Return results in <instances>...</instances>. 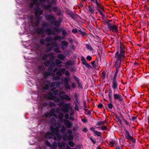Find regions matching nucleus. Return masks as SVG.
I'll use <instances>...</instances> for the list:
<instances>
[{
  "instance_id": "f257e3e1",
  "label": "nucleus",
  "mask_w": 149,
  "mask_h": 149,
  "mask_svg": "<svg viewBox=\"0 0 149 149\" xmlns=\"http://www.w3.org/2000/svg\"><path fill=\"white\" fill-rule=\"evenodd\" d=\"M125 47L123 44L120 41V52L119 54V47L117 49L116 52L115 53V58L117 59L116 64L118 63L119 62L120 63H121L122 61L126 56L125 54Z\"/></svg>"
},
{
  "instance_id": "f03ea898",
  "label": "nucleus",
  "mask_w": 149,
  "mask_h": 149,
  "mask_svg": "<svg viewBox=\"0 0 149 149\" xmlns=\"http://www.w3.org/2000/svg\"><path fill=\"white\" fill-rule=\"evenodd\" d=\"M113 98L114 100V103L117 105L119 106V104L117 101H118L121 104H123L124 103L123 98L120 94V91L119 90H117L116 91L113 92Z\"/></svg>"
},
{
  "instance_id": "7ed1b4c3",
  "label": "nucleus",
  "mask_w": 149,
  "mask_h": 149,
  "mask_svg": "<svg viewBox=\"0 0 149 149\" xmlns=\"http://www.w3.org/2000/svg\"><path fill=\"white\" fill-rule=\"evenodd\" d=\"M106 23L107 24L108 27V28L110 31H112L113 32L115 33L118 30V27L116 25L112 23H109L105 20Z\"/></svg>"
},
{
  "instance_id": "20e7f679",
  "label": "nucleus",
  "mask_w": 149,
  "mask_h": 149,
  "mask_svg": "<svg viewBox=\"0 0 149 149\" xmlns=\"http://www.w3.org/2000/svg\"><path fill=\"white\" fill-rule=\"evenodd\" d=\"M47 97L49 100H54L56 102H59L60 101V99L55 96H54L53 93L51 92H49L47 94Z\"/></svg>"
},
{
  "instance_id": "39448f33",
  "label": "nucleus",
  "mask_w": 149,
  "mask_h": 149,
  "mask_svg": "<svg viewBox=\"0 0 149 149\" xmlns=\"http://www.w3.org/2000/svg\"><path fill=\"white\" fill-rule=\"evenodd\" d=\"M58 46V45L57 42L54 41L51 44L48 43L47 45V47L48 51H50L53 49V48L54 47H57Z\"/></svg>"
},
{
  "instance_id": "423d86ee",
  "label": "nucleus",
  "mask_w": 149,
  "mask_h": 149,
  "mask_svg": "<svg viewBox=\"0 0 149 149\" xmlns=\"http://www.w3.org/2000/svg\"><path fill=\"white\" fill-rule=\"evenodd\" d=\"M35 15L36 17H38L39 16L41 15L43 13L41 8L38 6H37L34 9Z\"/></svg>"
},
{
  "instance_id": "0eeeda50",
  "label": "nucleus",
  "mask_w": 149,
  "mask_h": 149,
  "mask_svg": "<svg viewBox=\"0 0 149 149\" xmlns=\"http://www.w3.org/2000/svg\"><path fill=\"white\" fill-rule=\"evenodd\" d=\"M70 106V103L65 104L63 107L62 111L65 113H68L69 111V108Z\"/></svg>"
},
{
  "instance_id": "6e6552de",
  "label": "nucleus",
  "mask_w": 149,
  "mask_h": 149,
  "mask_svg": "<svg viewBox=\"0 0 149 149\" xmlns=\"http://www.w3.org/2000/svg\"><path fill=\"white\" fill-rule=\"evenodd\" d=\"M46 20L48 21H53L56 19L55 17L53 14H49L46 15L45 16Z\"/></svg>"
},
{
  "instance_id": "1a4fd4ad",
  "label": "nucleus",
  "mask_w": 149,
  "mask_h": 149,
  "mask_svg": "<svg viewBox=\"0 0 149 149\" xmlns=\"http://www.w3.org/2000/svg\"><path fill=\"white\" fill-rule=\"evenodd\" d=\"M64 123L65 125L68 128H71L73 123L72 122L68 120H64Z\"/></svg>"
},
{
  "instance_id": "9d476101",
  "label": "nucleus",
  "mask_w": 149,
  "mask_h": 149,
  "mask_svg": "<svg viewBox=\"0 0 149 149\" xmlns=\"http://www.w3.org/2000/svg\"><path fill=\"white\" fill-rule=\"evenodd\" d=\"M124 130L125 131L126 134L125 136L126 139L128 140L131 139H132V136H131L129 131L127 130L126 128L125 127L124 128Z\"/></svg>"
},
{
  "instance_id": "9b49d317",
  "label": "nucleus",
  "mask_w": 149,
  "mask_h": 149,
  "mask_svg": "<svg viewBox=\"0 0 149 149\" xmlns=\"http://www.w3.org/2000/svg\"><path fill=\"white\" fill-rule=\"evenodd\" d=\"M59 21L57 20H54L53 21H51V23L52 24H54V26L56 27L59 26L60 24V23H61V21H62V19L60 18L59 19Z\"/></svg>"
},
{
  "instance_id": "f8f14e48",
  "label": "nucleus",
  "mask_w": 149,
  "mask_h": 149,
  "mask_svg": "<svg viewBox=\"0 0 149 149\" xmlns=\"http://www.w3.org/2000/svg\"><path fill=\"white\" fill-rule=\"evenodd\" d=\"M97 6L95 7V8L97 10V9L99 10H102L103 11H104V8L102 6L100 3H98V1H96Z\"/></svg>"
},
{
  "instance_id": "ddd939ff",
  "label": "nucleus",
  "mask_w": 149,
  "mask_h": 149,
  "mask_svg": "<svg viewBox=\"0 0 149 149\" xmlns=\"http://www.w3.org/2000/svg\"><path fill=\"white\" fill-rule=\"evenodd\" d=\"M61 99L62 100H67L68 101H70L71 98L70 97L67 95H64L60 96Z\"/></svg>"
},
{
  "instance_id": "4468645a",
  "label": "nucleus",
  "mask_w": 149,
  "mask_h": 149,
  "mask_svg": "<svg viewBox=\"0 0 149 149\" xmlns=\"http://www.w3.org/2000/svg\"><path fill=\"white\" fill-rule=\"evenodd\" d=\"M56 64L54 61H52L51 62L50 66L49 67L48 70L49 71H52L53 69L55 67Z\"/></svg>"
},
{
  "instance_id": "2eb2a0df",
  "label": "nucleus",
  "mask_w": 149,
  "mask_h": 149,
  "mask_svg": "<svg viewBox=\"0 0 149 149\" xmlns=\"http://www.w3.org/2000/svg\"><path fill=\"white\" fill-rule=\"evenodd\" d=\"M112 87L113 90V92L116 91L117 90H118L117 81H112Z\"/></svg>"
},
{
  "instance_id": "dca6fc26",
  "label": "nucleus",
  "mask_w": 149,
  "mask_h": 149,
  "mask_svg": "<svg viewBox=\"0 0 149 149\" xmlns=\"http://www.w3.org/2000/svg\"><path fill=\"white\" fill-rule=\"evenodd\" d=\"M116 61L115 62V65L116 67V72L114 74V75L117 76V74L118 72L119 68H120V66L121 65V63H120L119 62L117 64L116 63Z\"/></svg>"
},
{
  "instance_id": "f3484780",
  "label": "nucleus",
  "mask_w": 149,
  "mask_h": 149,
  "mask_svg": "<svg viewBox=\"0 0 149 149\" xmlns=\"http://www.w3.org/2000/svg\"><path fill=\"white\" fill-rule=\"evenodd\" d=\"M45 31L46 32L48 35H50L52 34L53 35H55L56 34L50 28L47 29Z\"/></svg>"
},
{
  "instance_id": "a211bd4d",
  "label": "nucleus",
  "mask_w": 149,
  "mask_h": 149,
  "mask_svg": "<svg viewBox=\"0 0 149 149\" xmlns=\"http://www.w3.org/2000/svg\"><path fill=\"white\" fill-rule=\"evenodd\" d=\"M61 126V125H60V126H59V127H56V128H54L52 126H51L50 127L51 131L52 133H54V132H55V133H56V132L59 131V128H60Z\"/></svg>"
},
{
  "instance_id": "6ab92c4d",
  "label": "nucleus",
  "mask_w": 149,
  "mask_h": 149,
  "mask_svg": "<svg viewBox=\"0 0 149 149\" xmlns=\"http://www.w3.org/2000/svg\"><path fill=\"white\" fill-rule=\"evenodd\" d=\"M71 17L74 20H76L80 17L76 13H74L73 12L70 15Z\"/></svg>"
},
{
  "instance_id": "aec40b11",
  "label": "nucleus",
  "mask_w": 149,
  "mask_h": 149,
  "mask_svg": "<svg viewBox=\"0 0 149 149\" xmlns=\"http://www.w3.org/2000/svg\"><path fill=\"white\" fill-rule=\"evenodd\" d=\"M53 54L51 53H48L47 54H45L42 56V59L43 60H45L48 57H53Z\"/></svg>"
},
{
  "instance_id": "412c9836",
  "label": "nucleus",
  "mask_w": 149,
  "mask_h": 149,
  "mask_svg": "<svg viewBox=\"0 0 149 149\" xmlns=\"http://www.w3.org/2000/svg\"><path fill=\"white\" fill-rule=\"evenodd\" d=\"M37 32L38 34L43 35L45 31L42 28H38L37 29Z\"/></svg>"
},
{
  "instance_id": "4be33fe9",
  "label": "nucleus",
  "mask_w": 149,
  "mask_h": 149,
  "mask_svg": "<svg viewBox=\"0 0 149 149\" xmlns=\"http://www.w3.org/2000/svg\"><path fill=\"white\" fill-rule=\"evenodd\" d=\"M108 96L109 98V100L111 102H112V91L111 88L109 90L108 93Z\"/></svg>"
},
{
  "instance_id": "5701e85b",
  "label": "nucleus",
  "mask_w": 149,
  "mask_h": 149,
  "mask_svg": "<svg viewBox=\"0 0 149 149\" xmlns=\"http://www.w3.org/2000/svg\"><path fill=\"white\" fill-rule=\"evenodd\" d=\"M42 28L44 30L45 28H48L49 24L46 22H43L42 24Z\"/></svg>"
},
{
  "instance_id": "b1692460",
  "label": "nucleus",
  "mask_w": 149,
  "mask_h": 149,
  "mask_svg": "<svg viewBox=\"0 0 149 149\" xmlns=\"http://www.w3.org/2000/svg\"><path fill=\"white\" fill-rule=\"evenodd\" d=\"M52 135V134L49 132H47L45 135V138H48L49 139H52V137L51 136Z\"/></svg>"
},
{
  "instance_id": "393cba45",
  "label": "nucleus",
  "mask_w": 149,
  "mask_h": 149,
  "mask_svg": "<svg viewBox=\"0 0 149 149\" xmlns=\"http://www.w3.org/2000/svg\"><path fill=\"white\" fill-rule=\"evenodd\" d=\"M64 39V38L63 37H61L60 36H54V37L53 40H55V41H56L59 39H60V40H61L63 39Z\"/></svg>"
},
{
  "instance_id": "a878e982",
  "label": "nucleus",
  "mask_w": 149,
  "mask_h": 149,
  "mask_svg": "<svg viewBox=\"0 0 149 149\" xmlns=\"http://www.w3.org/2000/svg\"><path fill=\"white\" fill-rule=\"evenodd\" d=\"M74 78L76 81L78 85V86L81 87V85L80 83V80L79 79L75 76H74Z\"/></svg>"
},
{
  "instance_id": "bb28decb",
  "label": "nucleus",
  "mask_w": 149,
  "mask_h": 149,
  "mask_svg": "<svg viewBox=\"0 0 149 149\" xmlns=\"http://www.w3.org/2000/svg\"><path fill=\"white\" fill-rule=\"evenodd\" d=\"M57 57L59 59L62 60L64 61L65 58V56L63 54H59L57 55Z\"/></svg>"
},
{
  "instance_id": "cd10ccee",
  "label": "nucleus",
  "mask_w": 149,
  "mask_h": 149,
  "mask_svg": "<svg viewBox=\"0 0 149 149\" xmlns=\"http://www.w3.org/2000/svg\"><path fill=\"white\" fill-rule=\"evenodd\" d=\"M55 134L57 138L59 141H60L62 138V136L61 134L59 133L58 132H57L55 133Z\"/></svg>"
},
{
  "instance_id": "c85d7f7f",
  "label": "nucleus",
  "mask_w": 149,
  "mask_h": 149,
  "mask_svg": "<svg viewBox=\"0 0 149 149\" xmlns=\"http://www.w3.org/2000/svg\"><path fill=\"white\" fill-rule=\"evenodd\" d=\"M98 61L99 60L98 58L97 57H96L95 61L91 62V64L93 67H95L96 66L95 65V62L98 63Z\"/></svg>"
},
{
  "instance_id": "c756f323",
  "label": "nucleus",
  "mask_w": 149,
  "mask_h": 149,
  "mask_svg": "<svg viewBox=\"0 0 149 149\" xmlns=\"http://www.w3.org/2000/svg\"><path fill=\"white\" fill-rule=\"evenodd\" d=\"M53 40L52 38V37L49 36L46 38L45 40V41L47 42H51Z\"/></svg>"
},
{
  "instance_id": "7c9ffc66",
  "label": "nucleus",
  "mask_w": 149,
  "mask_h": 149,
  "mask_svg": "<svg viewBox=\"0 0 149 149\" xmlns=\"http://www.w3.org/2000/svg\"><path fill=\"white\" fill-rule=\"evenodd\" d=\"M55 62L57 66H58L59 65H61L62 63V61L58 59H56Z\"/></svg>"
},
{
  "instance_id": "2f4dec72",
  "label": "nucleus",
  "mask_w": 149,
  "mask_h": 149,
  "mask_svg": "<svg viewBox=\"0 0 149 149\" xmlns=\"http://www.w3.org/2000/svg\"><path fill=\"white\" fill-rule=\"evenodd\" d=\"M74 98L76 101L75 102H77L78 104H79V98L77 94H74Z\"/></svg>"
},
{
  "instance_id": "473e14b6",
  "label": "nucleus",
  "mask_w": 149,
  "mask_h": 149,
  "mask_svg": "<svg viewBox=\"0 0 149 149\" xmlns=\"http://www.w3.org/2000/svg\"><path fill=\"white\" fill-rule=\"evenodd\" d=\"M94 133L96 136H101L102 134L101 132L96 130L94 131Z\"/></svg>"
},
{
  "instance_id": "72a5a7b5",
  "label": "nucleus",
  "mask_w": 149,
  "mask_h": 149,
  "mask_svg": "<svg viewBox=\"0 0 149 149\" xmlns=\"http://www.w3.org/2000/svg\"><path fill=\"white\" fill-rule=\"evenodd\" d=\"M86 47L87 49L90 50V51L93 50V49L91 46L90 44H86Z\"/></svg>"
},
{
  "instance_id": "f704fd0d",
  "label": "nucleus",
  "mask_w": 149,
  "mask_h": 149,
  "mask_svg": "<svg viewBox=\"0 0 149 149\" xmlns=\"http://www.w3.org/2000/svg\"><path fill=\"white\" fill-rule=\"evenodd\" d=\"M81 60L83 64L84 65L86 63L87 61H86L85 59L84 58V56H81Z\"/></svg>"
},
{
  "instance_id": "c9c22d12",
  "label": "nucleus",
  "mask_w": 149,
  "mask_h": 149,
  "mask_svg": "<svg viewBox=\"0 0 149 149\" xmlns=\"http://www.w3.org/2000/svg\"><path fill=\"white\" fill-rule=\"evenodd\" d=\"M50 61L47 60L45 62L44 64L45 66L48 67L50 65Z\"/></svg>"
},
{
  "instance_id": "e433bc0d",
  "label": "nucleus",
  "mask_w": 149,
  "mask_h": 149,
  "mask_svg": "<svg viewBox=\"0 0 149 149\" xmlns=\"http://www.w3.org/2000/svg\"><path fill=\"white\" fill-rule=\"evenodd\" d=\"M55 89V88H53L52 89V91H53L54 93L53 95H54L55 96H56L58 95V90H54Z\"/></svg>"
},
{
  "instance_id": "4c0bfd02",
  "label": "nucleus",
  "mask_w": 149,
  "mask_h": 149,
  "mask_svg": "<svg viewBox=\"0 0 149 149\" xmlns=\"http://www.w3.org/2000/svg\"><path fill=\"white\" fill-rule=\"evenodd\" d=\"M88 9L89 11L92 13V14H94L95 13V10L93 9L92 8L90 5L88 7Z\"/></svg>"
},
{
  "instance_id": "58836bf2",
  "label": "nucleus",
  "mask_w": 149,
  "mask_h": 149,
  "mask_svg": "<svg viewBox=\"0 0 149 149\" xmlns=\"http://www.w3.org/2000/svg\"><path fill=\"white\" fill-rule=\"evenodd\" d=\"M120 114L121 116V118L122 120L125 122L126 124L127 125H129V122L125 120V119L124 117L123 116V115L121 113H120Z\"/></svg>"
},
{
  "instance_id": "ea45409f",
  "label": "nucleus",
  "mask_w": 149,
  "mask_h": 149,
  "mask_svg": "<svg viewBox=\"0 0 149 149\" xmlns=\"http://www.w3.org/2000/svg\"><path fill=\"white\" fill-rule=\"evenodd\" d=\"M64 87L65 88L70 89V85L69 83L64 84Z\"/></svg>"
},
{
  "instance_id": "a19ab883",
  "label": "nucleus",
  "mask_w": 149,
  "mask_h": 149,
  "mask_svg": "<svg viewBox=\"0 0 149 149\" xmlns=\"http://www.w3.org/2000/svg\"><path fill=\"white\" fill-rule=\"evenodd\" d=\"M61 44L62 45H64V46L65 47H67L68 45V42L65 40L62 41Z\"/></svg>"
},
{
  "instance_id": "79ce46f5",
  "label": "nucleus",
  "mask_w": 149,
  "mask_h": 149,
  "mask_svg": "<svg viewBox=\"0 0 149 149\" xmlns=\"http://www.w3.org/2000/svg\"><path fill=\"white\" fill-rule=\"evenodd\" d=\"M70 81V78L69 77H65L64 78L63 80L64 83H69Z\"/></svg>"
},
{
  "instance_id": "37998d69",
  "label": "nucleus",
  "mask_w": 149,
  "mask_h": 149,
  "mask_svg": "<svg viewBox=\"0 0 149 149\" xmlns=\"http://www.w3.org/2000/svg\"><path fill=\"white\" fill-rule=\"evenodd\" d=\"M54 49V51L56 53H59L61 52V51L59 50V48L58 46L56 48Z\"/></svg>"
},
{
  "instance_id": "c03bdc74",
  "label": "nucleus",
  "mask_w": 149,
  "mask_h": 149,
  "mask_svg": "<svg viewBox=\"0 0 149 149\" xmlns=\"http://www.w3.org/2000/svg\"><path fill=\"white\" fill-rule=\"evenodd\" d=\"M74 102V105H75V109L77 111H78L79 110V108L78 105L79 104H78L77 103V102H75V101Z\"/></svg>"
},
{
  "instance_id": "a18cd8bd",
  "label": "nucleus",
  "mask_w": 149,
  "mask_h": 149,
  "mask_svg": "<svg viewBox=\"0 0 149 149\" xmlns=\"http://www.w3.org/2000/svg\"><path fill=\"white\" fill-rule=\"evenodd\" d=\"M89 138L93 144H95L96 143V141L95 140L93 139V137L92 136H91L89 137Z\"/></svg>"
},
{
  "instance_id": "49530a36",
  "label": "nucleus",
  "mask_w": 149,
  "mask_h": 149,
  "mask_svg": "<svg viewBox=\"0 0 149 149\" xmlns=\"http://www.w3.org/2000/svg\"><path fill=\"white\" fill-rule=\"evenodd\" d=\"M31 1L36 5L39 6V3L38 0H31Z\"/></svg>"
},
{
  "instance_id": "de8ad7c7",
  "label": "nucleus",
  "mask_w": 149,
  "mask_h": 149,
  "mask_svg": "<svg viewBox=\"0 0 149 149\" xmlns=\"http://www.w3.org/2000/svg\"><path fill=\"white\" fill-rule=\"evenodd\" d=\"M68 143L70 146L73 147L74 145V143L73 141H68Z\"/></svg>"
},
{
  "instance_id": "09e8293b",
  "label": "nucleus",
  "mask_w": 149,
  "mask_h": 149,
  "mask_svg": "<svg viewBox=\"0 0 149 149\" xmlns=\"http://www.w3.org/2000/svg\"><path fill=\"white\" fill-rule=\"evenodd\" d=\"M78 31L79 32V34H80L83 36H85L86 34L85 32L82 31L81 29L78 30Z\"/></svg>"
},
{
  "instance_id": "8fccbe9b",
  "label": "nucleus",
  "mask_w": 149,
  "mask_h": 149,
  "mask_svg": "<svg viewBox=\"0 0 149 149\" xmlns=\"http://www.w3.org/2000/svg\"><path fill=\"white\" fill-rule=\"evenodd\" d=\"M64 117V114L62 113H58V117L60 119H62Z\"/></svg>"
},
{
  "instance_id": "3c124183",
  "label": "nucleus",
  "mask_w": 149,
  "mask_h": 149,
  "mask_svg": "<svg viewBox=\"0 0 149 149\" xmlns=\"http://www.w3.org/2000/svg\"><path fill=\"white\" fill-rule=\"evenodd\" d=\"M60 79V77L57 76H54L52 78V79L53 81L59 80Z\"/></svg>"
},
{
  "instance_id": "603ef678",
  "label": "nucleus",
  "mask_w": 149,
  "mask_h": 149,
  "mask_svg": "<svg viewBox=\"0 0 149 149\" xmlns=\"http://www.w3.org/2000/svg\"><path fill=\"white\" fill-rule=\"evenodd\" d=\"M74 139V136L72 135H69L67 136V139L68 140H72Z\"/></svg>"
},
{
  "instance_id": "864d4df0",
  "label": "nucleus",
  "mask_w": 149,
  "mask_h": 149,
  "mask_svg": "<svg viewBox=\"0 0 149 149\" xmlns=\"http://www.w3.org/2000/svg\"><path fill=\"white\" fill-rule=\"evenodd\" d=\"M106 72L104 71H103L102 73L101 77L103 79H105V78Z\"/></svg>"
},
{
  "instance_id": "5fc2aeb1",
  "label": "nucleus",
  "mask_w": 149,
  "mask_h": 149,
  "mask_svg": "<svg viewBox=\"0 0 149 149\" xmlns=\"http://www.w3.org/2000/svg\"><path fill=\"white\" fill-rule=\"evenodd\" d=\"M108 143L111 146H113L114 144V142L113 141H112V139H111V140H109V141Z\"/></svg>"
},
{
  "instance_id": "6e6d98bb",
  "label": "nucleus",
  "mask_w": 149,
  "mask_h": 149,
  "mask_svg": "<svg viewBox=\"0 0 149 149\" xmlns=\"http://www.w3.org/2000/svg\"><path fill=\"white\" fill-rule=\"evenodd\" d=\"M62 33L63 36L64 37L67 34L68 35L67 32L65 30H63L62 31Z\"/></svg>"
},
{
  "instance_id": "4d7b16f0",
  "label": "nucleus",
  "mask_w": 149,
  "mask_h": 149,
  "mask_svg": "<svg viewBox=\"0 0 149 149\" xmlns=\"http://www.w3.org/2000/svg\"><path fill=\"white\" fill-rule=\"evenodd\" d=\"M56 84V82H52L50 83V87L51 88H53L54 87Z\"/></svg>"
},
{
  "instance_id": "13d9d810",
  "label": "nucleus",
  "mask_w": 149,
  "mask_h": 149,
  "mask_svg": "<svg viewBox=\"0 0 149 149\" xmlns=\"http://www.w3.org/2000/svg\"><path fill=\"white\" fill-rule=\"evenodd\" d=\"M56 74L57 76L58 77H60L61 76L62 74L61 73V72L60 70H58L56 73Z\"/></svg>"
},
{
  "instance_id": "bf43d9fd",
  "label": "nucleus",
  "mask_w": 149,
  "mask_h": 149,
  "mask_svg": "<svg viewBox=\"0 0 149 149\" xmlns=\"http://www.w3.org/2000/svg\"><path fill=\"white\" fill-rule=\"evenodd\" d=\"M56 84L57 87L59 88L60 87L61 85V83L59 81H57L56 82Z\"/></svg>"
},
{
  "instance_id": "052dcab7",
  "label": "nucleus",
  "mask_w": 149,
  "mask_h": 149,
  "mask_svg": "<svg viewBox=\"0 0 149 149\" xmlns=\"http://www.w3.org/2000/svg\"><path fill=\"white\" fill-rule=\"evenodd\" d=\"M51 5L50 4H48L47 5H46L45 6V8L47 10H50L51 9Z\"/></svg>"
},
{
  "instance_id": "680f3d73",
  "label": "nucleus",
  "mask_w": 149,
  "mask_h": 149,
  "mask_svg": "<svg viewBox=\"0 0 149 149\" xmlns=\"http://www.w3.org/2000/svg\"><path fill=\"white\" fill-rule=\"evenodd\" d=\"M100 128L103 131L106 130L108 129L107 127L105 125H104L102 126Z\"/></svg>"
},
{
  "instance_id": "e2e57ef3",
  "label": "nucleus",
  "mask_w": 149,
  "mask_h": 149,
  "mask_svg": "<svg viewBox=\"0 0 149 149\" xmlns=\"http://www.w3.org/2000/svg\"><path fill=\"white\" fill-rule=\"evenodd\" d=\"M59 102L58 105L60 107L62 106L65 104V102L63 101H60Z\"/></svg>"
},
{
  "instance_id": "0e129e2a",
  "label": "nucleus",
  "mask_w": 149,
  "mask_h": 149,
  "mask_svg": "<svg viewBox=\"0 0 149 149\" xmlns=\"http://www.w3.org/2000/svg\"><path fill=\"white\" fill-rule=\"evenodd\" d=\"M66 130V128L64 125H63L61 130V132H64Z\"/></svg>"
},
{
  "instance_id": "69168bd1",
  "label": "nucleus",
  "mask_w": 149,
  "mask_h": 149,
  "mask_svg": "<svg viewBox=\"0 0 149 149\" xmlns=\"http://www.w3.org/2000/svg\"><path fill=\"white\" fill-rule=\"evenodd\" d=\"M63 144L62 143L60 142H58L57 143V145L58 147L60 148H62L63 147Z\"/></svg>"
},
{
  "instance_id": "338daca9",
  "label": "nucleus",
  "mask_w": 149,
  "mask_h": 149,
  "mask_svg": "<svg viewBox=\"0 0 149 149\" xmlns=\"http://www.w3.org/2000/svg\"><path fill=\"white\" fill-rule=\"evenodd\" d=\"M111 103H109L108 104V107L109 109H112L113 107V104H112V102H110Z\"/></svg>"
},
{
  "instance_id": "774afa93",
  "label": "nucleus",
  "mask_w": 149,
  "mask_h": 149,
  "mask_svg": "<svg viewBox=\"0 0 149 149\" xmlns=\"http://www.w3.org/2000/svg\"><path fill=\"white\" fill-rule=\"evenodd\" d=\"M49 89V86L48 84H46L44 87L45 90H48Z\"/></svg>"
}]
</instances>
